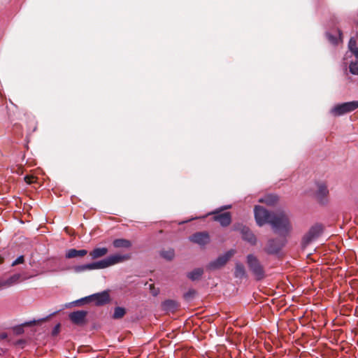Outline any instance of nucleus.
Instances as JSON below:
<instances>
[{
    "mask_svg": "<svg viewBox=\"0 0 358 358\" xmlns=\"http://www.w3.org/2000/svg\"><path fill=\"white\" fill-rule=\"evenodd\" d=\"M20 279V274H15L6 280L7 286L10 287L17 284Z\"/></svg>",
    "mask_w": 358,
    "mask_h": 358,
    "instance_id": "obj_21",
    "label": "nucleus"
},
{
    "mask_svg": "<svg viewBox=\"0 0 358 358\" xmlns=\"http://www.w3.org/2000/svg\"><path fill=\"white\" fill-rule=\"evenodd\" d=\"M176 307V303L175 301L169 300L166 301L163 303V308L166 310H173Z\"/></svg>",
    "mask_w": 358,
    "mask_h": 358,
    "instance_id": "obj_24",
    "label": "nucleus"
},
{
    "mask_svg": "<svg viewBox=\"0 0 358 358\" xmlns=\"http://www.w3.org/2000/svg\"><path fill=\"white\" fill-rule=\"evenodd\" d=\"M203 269L198 268L192 271V272H189L187 274V277L191 279L192 280H198L203 274Z\"/></svg>",
    "mask_w": 358,
    "mask_h": 358,
    "instance_id": "obj_18",
    "label": "nucleus"
},
{
    "mask_svg": "<svg viewBox=\"0 0 358 358\" xmlns=\"http://www.w3.org/2000/svg\"><path fill=\"white\" fill-rule=\"evenodd\" d=\"M152 294L155 296V295L157 294V292H152Z\"/></svg>",
    "mask_w": 358,
    "mask_h": 358,
    "instance_id": "obj_30",
    "label": "nucleus"
},
{
    "mask_svg": "<svg viewBox=\"0 0 358 358\" xmlns=\"http://www.w3.org/2000/svg\"><path fill=\"white\" fill-rule=\"evenodd\" d=\"M329 193V191L326 187V185L322 184L318 186V191L317 192V197L318 199L322 201V199L326 196Z\"/></svg>",
    "mask_w": 358,
    "mask_h": 358,
    "instance_id": "obj_19",
    "label": "nucleus"
},
{
    "mask_svg": "<svg viewBox=\"0 0 358 358\" xmlns=\"http://www.w3.org/2000/svg\"><path fill=\"white\" fill-rule=\"evenodd\" d=\"M190 241L200 245H204L210 241V237L206 232H199L193 234L190 238Z\"/></svg>",
    "mask_w": 358,
    "mask_h": 358,
    "instance_id": "obj_8",
    "label": "nucleus"
},
{
    "mask_svg": "<svg viewBox=\"0 0 358 358\" xmlns=\"http://www.w3.org/2000/svg\"><path fill=\"white\" fill-rule=\"evenodd\" d=\"M355 57L356 58V61L351 62L349 68L350 73L355 75H358V50H357L356 56Z\"/></svg>",
    "mask_w": 358,
    "mask_h": 358,
    "instance_id": "obj_20",
    "label": "nucleus"
},
{
    "mask_svg": "<svg viewBox=\"0 0 358 358\" xmlns=\"http://www.w3.org/2000/svg\"><path fill=\"white\" fill-rule=\"evenodd\" d=\"M113 245L115 248H129L131 246V243L124 238H117L113 241Z\"/></svg>",
    "mask_w": 358,
    "mask_h": 358,
    "instance_id": "obj_15",
    "label": "nucleus"
},
{
    "mask_svg": "<svg viewBox=\"0 0 358 358\" xmlns=\"http://www.w3.org/2000/svg\"><path fill=\"white\" fill-rule=\"evenodd\" d=\"M358 108V101L345 102L335 106L331 109V113L335 116H340L347 113L352 112Z\"/></svg>",
    "mask_w": 358,
    "mask_h": 358,
    "instance_id": "obj_4",
    "label": "nucleus"
},
{
    "mask_svg": "<svg viewBox=\"0 0 358 358\" xmlns=\"http://www.w3.org/2000/svg\"><path fill=\"white\" fill-rule=\"evenodd\" d=\"M5 287H8V286H7L6 280L0 279V289Z\"/></svg>",
    "mask_w": 358,
    "mask_h": 358,
    "instance_id": "obj_28",
    "label": "nucleus"
},
{
    "mask_svg": "<svg viewBox=\"0 0 358 358\" xmlns=\"http://www.w3.org/2000/svg\"><path fill=\"white\" fill-rule=\"evenodd\" d=\"M322 230L323 228L320 224H316L312 227L303 238L305 243L308 244L315 238H317L322 234Z\"/></svg>",
    "mask_w": 358,
    "mask_h": 358,
    "instance_id": "obj_7",
    "label": "nucleus"
},
{
    "mask_svg": "<svg viewBox=\"0 0 358 358\" xmlns=\"http://www.w3.org/2000/svg\"><path fill=\"white\" fill-rule=\"evenodd\" d=\"M278 197L274 194H268L259 199V202L264 203L268 206H273L277 203Z\"/></svg>",
    "mask_w": 358,
    "mask_h": 358,
    "instance_id": "obj_16",
    "label": "nucleus"
},
{
    "mask_svg": "<svg viewBox=\"0 0 358 358\" xmlns=\"http://www.w3.org/2000/svg\"><path fill=\"white\" fill-rule=\"evenodd\" d=\"M36 180L37 178L34 176H26L24 177V181L29 185L36 182Z\"/></svg>",
    "mask_w": 358,
    "mask_h": 358,
    "instance_id": "obj_26",
    "label": "nucleus"
},
{
    "mask_svg": "<svg viewBox=\"0 0 358 358\" xmlns=\"http://www.w3.org/2000/svg\"><path fill=\"white\" fill-rule=\"evenodd\" d=\"M242 237L244 240L254 245L256 243L255 236L247 227H243L242 231Z\"/></svg>",
    "mask_w": 358,
    "mask_h": 358,
    "instance_id": "obj_13",
    "label": "nucleus"
},
{
    "mask_svg": "<svg viewBox=\"0 0 358 358\" xmlns=\"http://www.w3.org/2000/svg\"><path fill=\"white\" fill-rule=\"evenodd\" d=\"M87 312L84 310H78L71 313L69 315L70 320L76 324H83L85 322Z\"/></svg>",
    "mask_w": 358,
    "mask_h": 358,
    "instance_id": "obj_10",
    "label": "nucleus"
},
{
    "mask_svg": "<svg viewBox=\"0 0 358 358\" xmlns=\"http://www.w3.org/2000/svg\"><path fill=\"white\" fill-rule=\"evenodd\" d=\"M161 255L164 259L171 260L174 257V251L172 249H170V250H169L167 251H163V252H161Z\"/></svg>",
    "mask_w": 358,
    "mask_h": 358,
    "instance_id": "obj_25",
    "label": "nucleus"
},
{
    "mask_svg": "<svg viewBox=\"0 0 358 358\" xmlns=\"http://www.w3.org/2000/svg\"><path fill=\"white\" fill-rule=\"evenodd\" d=\"M234 253L235 251L234 250L227 252L224 255L220 256L215 261L210 262L208 265L209 268L215 269L224 266Z\"/></svg>",
    "mask_w": 358,
    "mask_h": 358,
    "instance_id": "obj_6",
    "label": "nucleus"
},
{
    "mask_svg": "<svg viewBox=\"0 0 358 358\" xmlns=\"http://www.w3.org/2000/svg\"><path fill=\"white\" fill-rule=\"evenodd\" d=\"M87 254V250H76L74 248L69 249L66 251L65 257L67 259L75 258L78 257H84Z\"/></svg>",
    "mask_w": 358,
    "mask_h": 358,
    "instance_id": "obj_12",
    "label": "nucleus"
},
{
    "mask_svg": "<svg viewBox=\"0 0 358 358\" xmlns=\"http://www.w3.org/2000/svg\"><path fill=\"white\" fill-rule=\"evenodd\" d=\"M284 245V241L270 240L268 241L266 251L268 253H277Z\"/></svg>",
    "mask_w": 358,
    "mask_h": 358,
    "instance_id": "obj_11",
    "label": "nucleus"
},
{
    "mask_svg": "<svg viewBox=\"0 0 358 358\" xmlns=\"http://www.w3.org/2000/svg\"><path fill=\"white\" fill-rule=\"evenodd\" d=\"M247 262L250 270L255 275L257 280H262L264 277V271L263 267L259 264L258 259L252 255L247 257Z\"/></svg>",
    "mask_w": 358,
    "mask_h": 358,
    "instance_id": "obj_3",
    "label": "nucleus"
},
{
    "mask_svg": "<svg viewBox=\"0 0 358 358\" xmlns=\"http://www.w3.org/2000/svg\"><path fill=\"white\" fill-rule=\"evenodd\" d=\"M245 275V271L243 265L240 263H237L235 268L234 275L236 278H241Z\"/></svg>",
    "mask_w": 358,
    "mask_h": 358,
    "instance_id": "obj_17",
    "label": "nucleus"
},
{
    "mask_svg": "<svg viewBox=\"0 0 358 358\" xmlns=\"http://www.w3.org/2000/svg\"><path fill=\"white\" fill-rule=\"evenodd\" d=\"M125 314L124 308L122 307H116L113 313V318L120 319L122 318Z\"/></svg>",
    "mask_w": 358,
    "mask_h": 358,
    "instance_id": "obj_22",
    "label": "nucleus"
},
{
    "mask_svg": "<svg viewBox=\"0 0 358 358\" xmlns=\"http://www.w3.org/2000/svg\"><path fill=\"white\" fill-rule=\"evenodd\" d=\"M348 47L350 51L356 56V52L358 50L357 48V41L355 38H351L348 43Z\"/></svg>",
    "mask_w": 358,
    "mask_h": 358,
    "instance_id": "obj_23",
    "label": "nucleus"
},
{
    "mask_svg": "<svg viewBox=\"0 0 358 358\" xmlns=\"http://www.w3.org/2000/svg\"><path fill=\"white\" fill-rule=\"evenodd\" d=\"M213 219L215 221L220 222L222 227H227L230 224L231 222V216L229 212L214 213Z\"/></svg>",
    "mask_w": 358,
    "mask_h": 358,
    "instance_id": "obj_9",
    "label": "nucleus"
},
{
    "mask_svg": "<svg viewBox=\"0 0 358 358\" xmlns=\"http://www.w3.org/2000/svg\"><path fill=\"white\" fill-rule=\"evenodd\" d=\"M3 262V258L0 257V264Z\"/></svg>",
    "mask_w": 358,
    "mask_h": 358,
    "instance_id": "obj_31",
    "label": "nucleus"
},
{
    "mask_svg": "<svg viewBox=\"0 0 358 358\" xmlns=\"http://www.w3.org/2000/svg\"><path fill=\"white\" fill-rule=\"evenodd\" d=\"M255 217L259 226L266 223L271 224L272 228L276 232L285 236L290 229V224L286 215L282 212L271 214L268 210L262 206L255 207Z\"/></svg>",
    "mask_w": 358,
    "mask_h": 358,
    "instance_id": "obj_1",
    "label": "nucleus"
},
{
    "mask_svg": "<svg viewBox=\"0 0 358 358\" xmlns=\"http://www.w3.org/2000/svg\"><path fill=\"white\" fill-rule=\"evenodd\" d=\"M108 253L106 248H96L90 252L92 259H96L105 256Z\"/></svg>",
    "mask_w": 358,
    "mask_h": 358,
    "instance_id": "obj_14",
    "label": "nucleus"
},
{
    "mask_svg": "<svg viewBox=\"0 0 358 358\" xmlns=\"http://www.w3.org/2000/svg\"><path fill=\"white\" fill-rule=\"evenodd\" d=\"M90 302H94L96 306H103L108 303L110 301V296L106 291L96 293L84 299Z\"/></svg>",
    "mask_w": 358,
    "mask_h": 358,
    "instance_id": "obj_5",
    "label": "nucleus"
},
{
    "mask_svg": "<svg viewBox=\"0 0 358 358\" xmlns=\"http://www.w3.org/2000/svg\"><path fill=\"white\" fill-rule=\"evenodd\" d=\"M129 258L130 255H122L116 254L110 255L102 260L96 262L76 266L73 268V269L77 273L83 272L87 270L103 269L122 262L129 259Z\"/></svg>",
    "mask_w": 358,
    "mask_h": 358,
    "instance_id": "obj_2",
    "label": "nucleus"
},
{
    "mask_svg": "<svg viewBox=\"0 0 358 358\" xmlns=\"http://www.w3.org/2000/svg\"><path fill=\"white\" fill-rule=\"evenodd\" d=\"M15 330H16L17 333H19V334H20V333H21L22 327H17V328L15 329Z\"/></svg>",
    "mask_w": 358,
    "mask_h": 358,
    "instance_id": "obj_29",
    "label": "nucleus"
},
{
    "mask_svg": "<svg viewBox=\"0 0 358 358\" xmlns=\"http://www.w3.org/2000/svg\"><path fill=\"white\" fill-rule=\"evenodd\" d=\"M24 262V257L20 256L18 257L12 264V266H15L20 264H22Z\"/></svg>",
    "mask_w": 358,
    "mask_h": 358,
    "instance_id": "obj_27",
    "label": "nucleus"
},
{
    "mask_svg": "<svg viewBox=\"0 0 358 358\" xmlns=\"http://www.w3.org/2000/svg\"><path fill=\"white\" fill-rule=\"evenodd\" d=\"M329 40H331L332 42H333V38H332V36H329Z\"/></svg>",
    "mask_w": 358,
    "mask_h": 358,
    "instance_id": "obj_32",
    "label": "nucleus"
}]
</instances>
